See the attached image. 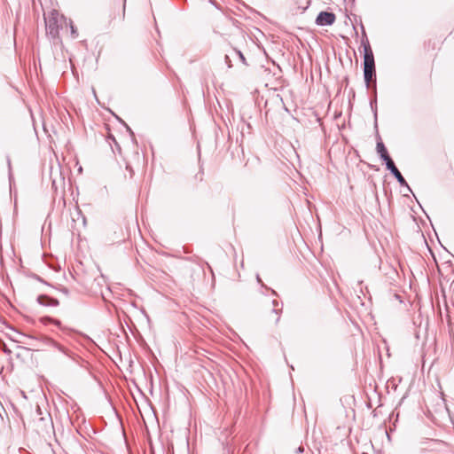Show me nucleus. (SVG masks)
I'll return each instance as SVG.
<instances>
[{
  "label": "nucleus",
  "mask_w": 454,
  "mask_h": 454,
  "mask_svg": "<svg viewBox=\"0 0 454 454\" xmlns=\"http://www.w3.org/2000/svg\"><path fill=\"white\" fill-rule=\"evenodd\" d=\"M68 24H69V26H70V30H71L72 37H73V38L77 37V30H76V28L74 27L72 20H69V23H68Z\"/></svg>",
  "instance_id": "obj_8"
},
{
  "label": "nucleus",
  "mask_w": 454,
  "mask_h": 454,
  "mask_svg": "<svg viewBox=\"0 0 454 454\" xmlns=\"http://www.w3.org/2000/svg\"><path fill=\"white\" fill-rule=\"evenodd\" d=\"M51 345L55 348H57L59 351L61 352H65L64 351V348L62 347H60L58 343H56L55 341H51Z\"/></svg>",
  "instance_id": "obj_10"
},
{
  "label": "nucleus",
  "mask_w": 454,
  "mask_h": 454,
  "mask_svg": "<svg viewBox=\"0 0 454 454\" xmlns=\"http://www.w3.org/2000/svg\"><path fill=\"white\" fill-rule=\"evenodd\" d=\"M44 20L46 33L52 39L58 38L59 29L62 28L64 25H67V19L56 10H52L47 16H45Z\"/></svg>",
  "instance_id": "obj_1"
},
{
  "label": "nucleus",
  "mask_w": 454,
  "mask_h": 454,
  "mask_svg": "<svg viewBox=\"0 0 454 454\" xmlns=\"http://www.w3.org/2000/svg\"><path fill=\"white\" fill-rule=\"evenodd\" d=\"M273 309H271L270 314L269 315V319L271 321H274L275 323H278L279 320V313L280 309L278 308V301L274 300L272 301Z\"/></svg>",
  "instance_id": "obj_6"
},
{
  "label": "nucleus",
  "mask_w": 454,
  "mask_h": 454,
  "mask_svg": "<svg viewBox=\"0 0 454 454\" xmlns=\"http://www.w3.org/2000/svg\"><path fill=\"white\" fill-rule=\"evenodd\" d=\"M364 76L367 84L375 76L374 56L369 43H364Z\"/></svg>",
  "instance_id": "obj_2"
},
{
  "label": "nucleus",
  "mask_w": 454,
  "mask_h": 454,
  "mask_svg": "<svg viewBox=\"0 0 454 454\" xmlns=\"http://www.w3.org/2000/svg\"><path fill=\"white\" fill-rule=\"evenodd\" d=\"M225 61L228 64V67H231V60H230V58L228 55L225 56Z\"/></svg>",
  "instance_id": "obj_11"
},
{
  "label": "nucleus",
  "mask_w": 454,
  "mask_h": 454,
  "mask_svg": "<svg viewBox=\"0 0 454 454\" xmlns=\"http://www.w3.org/2000/svg\"><path fill=\"white\" fill-rule=\"evenodd\" d=\"M237 53H238L239 57L240 58V59H241L243 62H245V57L243 56V54H242L240 51H238Z\"/></svg>",
  "instance_id": "obj_12"
},
{
  "label": "nucleus",
  "mask_w": 454,
  "mask_h": 454,
  "mask_svg": "<svg viewBox=\"0 0 454 454\" xmlns=\"http://www.w3.org/2000/svg\"><path fill=\"white\" fill-rule=\"evenodd\" d=\"M377 153H379L380 157L387 163V160H392L382 142H378L376 146Z\"/></svg>",
  "instance_id": "obj_5"
},
{
  "label": "nucleus",
  "mask_w": 454,
  "mask_h": 454,
  "mask_svg": "<svg viewBox=\"0 0 454 454\" xmlns=\"http://www.w3.org/2000/svg\"><path fill=\"white\" fill-rule=\"evenodd\" d=\"M302 451H303V448H302V447H300V448L298 449V452L301 453Z\"/></svg>",
  "instance_id": "obj_13"
},
{
  "label": "nucleus",
  "mask_w": 454,
  "mask_h": 454,
  "mask_svg": "<svg viewBox=\"0 0 454 454\" xmlns=\"http://www.w3.org/2000/svg\"><path fill=\"white\" fill-rule=\"evenodd\" d=\"M42 321L44 323V324H47L48 322H51V323H54L56 325H60V322L58 321V320H55V319H51L50 317H44L42 319Z\"/></svg>",
  "instance_id": "obj_9"
},
{
  "label": "nucleus",
  "mask_w": 454,
  "mask_h": 454,
  "mask_svg": "<svg viewBox=\"0 0 454 454\" xmlns=\"http://www.w3.org/2000/svg\"><path fill=\"white\" fill-rule=\"evenodd\" d=\"M37 301L38 302L43 305V306H58L59 305V301L55 299H52V298H50V297H47V296H39L37 298Z\"/></svg>",
  "instance_id": "obj_7"
},
{
  "label": "nucleus",
  "mask_w": 454,
  "mask_h": 454,
  "mask_svg": "<svg viewBox=\"0 0 454 454\" xmlns=\"http://www.w3.org/2000/svg\"><path fill=\"white\" fill-rule=\"evenodd\" d=\"M386 166L387 168L390 170V172L395 176L400 185L408 186L407 182L405 181L400 171L397 169L392 160H387Z\"/></svg>",
  "instance_id": "obj_4"
},
{
  "label": "nucleus",
  "mask_w": 454,
  "mask_h": 454,
  "mask_svg": "<svg viewBox=\"0 0 454 454\" xmlns=\"http://www.w3.org/2000/svg\"><path fill=\"white\" fill-rule=\"evenodd\" d=\"M335 21V15L333 12H321L317 19L316 23L318 26H330Z\"/></svg>",
  "instance_id": "obj_3"
}]
</instances>
